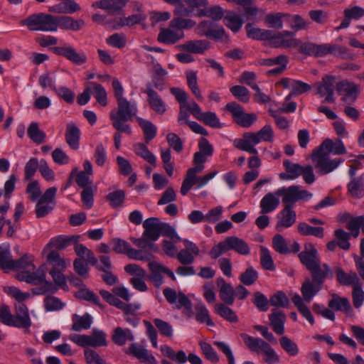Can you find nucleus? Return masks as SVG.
<instances>
[{"instance_id":"f257e3e1","label":"nucleus","mask_w":364,"mask_h":364,"mask_svg":"<svg viewBox=\"0 0 364 364\" xmlns=\"http://www.w3.org/2000/svg\"><path fill=\"white\" fill-rule=\"evenodd\" d=\"M117 109L110 112L109 117L113 127L119 132L130 135L131 127L126 122L132 121L136 116L138 107L136 102H131L127 98L117 101Z\"/></svg>"},{"instance_id":"f03ea898","label":"nucleus","mask_w":364,"mask_h":364,"mask_svg":"<svg viewBox=\"0 0 364 364\" xmlns=\"http://www.w3.org/2000/svg\"><path fill=\"white\" fill-rule=\"evenodd\" d=\"M196 24V21L191 18L174 17L169 22L168 28H161L157 41L166 45L175 44L184 38V29H191Z\"/></svg>"},{"instance_id":"7ed1b4c3","label":"nucleus","mask_w":364,"mask_h":364,"mask_svg":"<svg viewBox=\"0 0 364 364\" xmlns=\"http://www.w3.org/2000/svg\"><path fill=\"white\" fill-rule=\"evenodd\" d=\"M298 257L311 274H331V268L327 264L321 263L318 250L311 242L304 244V250L298 254Z\"/></svg>"},{"instance_id":"20e7f679","label":"nucleus","mask_w":364,"mask_h":364,"mask_svg":"<svg viewBox=\"0 0 364 364\" xmlns=\"http://www.w3.org/2000/svg\"><path fill=\"white\" fill-rule=\"evenodd\" d=\"M240 336L250 351L257 355H262L263 360L267 364L279 363V355L271 345L259 337H253L247 333H241Z\"/></svg>"},{"instance_id":"39448f33","label":"nucleus","mask_w":364,"mask_h":364,"mask_svg":"<svg viewBox=\"0 0 364 364\" xmlns=\"http://www.w3.org/2000/svg\"><path fill=\"white\" fill-rule=\"evenodd\" d=\"M230 250H234L242 255H248L250 253V248L244 240L236 236H230L214 245L210 250L209 255L215 259Z\"/></svg>"},{"instance_id":"423d86ee","label":"nucleus","mask_w":364,"mask_h":364,"mask_svg":"<svg viewBox=\"0 0 364 364\" xmlns=\"http://www.w3.org/2000/svg\"><path fill=\"white\" fill-rule=\"evenodd\" d=\"M54 16L46 13H36L29 15L20 21L22 26H26L31 31L55 32Z\"/></svg>"},{"instance_id":"0eeeda50","label":"nucleus","mask_w":364,"mask_h":364,"mask_svg":"<svg viewBox=\"0 0 364 364\" xmlns=\"http://www.w3.org/2000/svg\"><path fill=\"white\" fill-rule=\"evenodd\" d=\"M311 160L316 171L320 175H326L336 169L344 161L343 159L336 158L330 159V154L320 151L319 148L314 149L311 154Z\"/></svg>"},{"instance_id":"6e6552de","label":"nucleus","mask_w":364,"mask_h":364,"mask_svg":"<svg viewBox=\"0 0 364 364\" xmlns=\"http://www.w3.org/2000/svg\"><path fill=\"white\" fill-rule=\"evenodd\" d=\"M69 339L80 347L95 348L107 346L106 333L97 328H93L91 335L71 334Z\"/></svg>"},{"instance_id":"1a4fd4ad","label":"nucleus","mask_w":364,"mask_h":364,"mask_svg":"<svg viewBox=\"0 0 364 364\" xmlns=\"http://www.w3.org/2000/svg\"><path fill=\"white\" fill-rule=\"evenodd\" d=\"M329 274H311V279L307 278L305 279L301 287V293L302 299L306 303L312 301L314 297L323 288L326 279Z\"/></svg>"},{"instance_id":"9d476101","label":"nucleus","mask_w":364,"mask_h":364,"mask_svg":"<svg viewBox=\"0 0 364 364\" xmlns=\"http://www.w3.org/2000/svg\"><path fill=\"white\" fill-rule=\"evenodd\" d=\"M279 197H282L284 205H292L299 200H309L313 194L306 190L300 188L299 186L292 185L289 187H282L277 190Z\"/></svg>"},{"instance_id":"9b49d317","label":"nucleus","mask_w":364,"mask_h":364,"mask_svg":"<svg viewBox=\"0 0 364 364\" xmlns=\"http://www.w3.org/2000/svg\"><path fill=\"white\" fill-rule=\"evenodd\" d=\"M291 48H297L299 53L306 56L321 58L326 55L327 48L329 46H327V43L316 44L311 41H302L294 38Z\"/></svg>"},{"instance_id":"f8f14e48","label":"nucleus","mask_w":364,"mask_h":364,"mask_svg":"<svg viewBox=\"0 0 364 364\" xmlns=\"http://www.w3.org/2000/svg\"><path fill=\"white\" fill-rule=\"evenodd\" d=\"M166 301L171 305H175L177 309L184 308V311L190 317L192 315V303L187 296L181 291L178 293L173 289L166 287L163 290Z\"/></svg>"},{"instance_id":"ddd939ff","label":"nucleus","mask_w":364,"mask_h":364,"mask_svg":"<svg viewBox=\"0 0 364 364\" xmlns=\"http://www.w3.org/2000/svg\"><path fill=\"white\" fill-rule=\"evenodd\" d=\"M225 107L232 114L234 121L242 127H250L257 120L255 114L245 113L243 107L237 102H229Z\"/></svg>"},{"instance_id":"4468645a","label":"nucleus","mask_w":364,"mask_h":364,"mask_svg":"<svg viewBox=\"0 0 364 364\" xmlns=\"http://www.w3.org/2000/svg\"><path fill=\"white\" fill-rule=\"evenodd\" d=\"M336 89L338 94L342 95L341 101L346 105L355 102L360 92V86L347 80L336 83Z\"/></svg>"},{"instance_id":"2eb2a0df","label":"nucleus","mask_w":364,"mask_h":364,"mask_svg":"<svg viewBox=\"0 0 364 364\" xmlns=\"http://www.w3.org/2000/svg\"><path fill=\"white\" fill-rule=\"evenodd\" d=\"M51 50L55 55L63 56L77 65H81L87 60V55L84 52H77L73 46L68 43L53 47L51 48Z\"/></svg>"},{"instance_id":"dca6fc26","label":"nucleus","mask_w":364,"mask_h":364,"mask_svg":"<svg viewBox=\"0 0 364 364\" xmlns=\"http://www.w3.org/2000/svg\"><path fill=\"white\" fill-rule=\"evenodd\" d=\"M335 77L332 75H324L318 83L317 94L323 98V103H334L335 98Z\"/></svg>"},{"instance_id":"f3484780","label":"nucleus","mask_w":364,"mask_h":364,"mask_svg":"<svg viewBox=\"0 0 364 364\" xmlns=\"http://www.w3.org/2000/svg\"><path fill=\"white\" fill-rule=\"evenodd\" d=\"M127 2V0H98L93 2L92 6L101 9L111 15H122Z\"/></svg>"},{"instance_id":"a211bd4d","label":"nucleus","mask_w":364,"mask_h":364,"mask_svg":"<svg viewBox=\"0 0 364 364\" xmlns=\"http://www.w3.org/2000/svg\"><path fill=\"white\" fill-rule=\"evenodd\" d=\"M294 36V32L289 31L279 32L271 31L270 38H267V41H269L270 46L273 48H289L292 47Z\"/></svg>"},{"instance_id":"6ab92c4d","label":"nucleus","mask_w":364,"mask_h":364,"mask_svg":"<svg viewBox=\"0 0 364 364\" xmlns=\"http://www.w3.org/2000/svg\"><path fill=\"white\" fill-rule=\"evenodd\" d=\"M192 115L198 120L212 128L220 129L222 127L220 119L213 112H203L198 104H193L192 107Z\"/></svg>"},{"instance_id":"aec40b11","label":"nucleus","mask_w":364,"mask_h":364,"mask_svg":"<svg viewBox=\"0 0 364 364\" xmlns=\"http://www.w3.org/2000/svg\"><path fill=\"white\" fill-rule=\"evenodd\" d=\"M144 93L147 95V101L151 109L159 114H163L166 112V103L158 92L154 90L153 85L150 82L146 85Z\"/></svg>"},{"instance_id":"412c9836","label":"nucleus","mask_w":364,"mask_h":364,"mask_svg":"<svg viewBox=\"0 0 364 364\" xmlns=\"http://www.w3.org/2000/svg\"><path fill=\"white\" fill-rule=\"evenodd\" d=\"M277 218L276 229L282 231V229L289 228L296 223V213L292 205H284V208L278 213Z\"/></svg>"},{"instance_id":"4be33fe9","label":"nucleus","mask_w":364,"mask_h":364,"mask_svg":"<svg viewBox=\"0 0 364 364\" xmlns=\"http://www.w3.org/2000/svg\"><path fill=\"white\" fill-rule=\"evenodd\" d=\"M31 325L32 321L26 305L23 303L16 305L15 316H14L13 319V327L28 330Z\"/></svg>"},{"instance_id":"5701e85b","label":"nucleus","mask_w":364,"mask_h":364,"mask_svg":"<svg viewBox=\"0 0 364 364\" xmlns=\"http://www.w3.org/2000/svg\"><path fill=\"white\" fill-rule=\"evenodd\" d=\"M259 144V140L255 133L247 132L243 134L242 138L235 139L233 144L239 150L247 151L250 154L257 155V150L255 146Z\"/></svg>"},{"instance_id":"b1692460","label":"nucleus","mask_w":364,"mask_h":364,"mask_svg":"<svg viewBox=\"0 0 364 364\" xmlns=\"http://www.w3.org/2000/svg\"><path fill=\"white\" fill-rule=\"evenodd\" d=\"M126 353L146 364H158L155 357L138 343H132L126 350Z\"/></svg>"},{"instance_id":"393cba45","label":"nucleus","mask_w":364,"mask_h":364,"mask_svg":"<svg viewBox=\"0 0 364 364\" xmlns=\"http://www.w3.org/2000/svg\"><path fill=\"white\" fill-rule=\"evenodd\" d=\"M54 18L55 23V32L58 31V28L63 30L78 31L81 30L85 25V21L82 19L75 20L73 17L69 16H54Z\"/></svg>"},{"instance_id":"a878e982","label":"nucleus","mask_w":364,"mask_h":364,"mask_svg":"<svg viewBox=\"0 0 364 364\" xmlns=\"http://www.w3.org/2000/svg\"><path fill=\"white\" fill-rule=\"evenodd\" d=\"M194 167L188 169L185 178L181 188V193L183 196L187 195L191 188L196 183L197 173H200L205 168L204 164H193Z\"/></svg>"},{"instance_id":"bb28decb","label":"nucleus","mask_w":364,"mask_h":364,"mask_svg":"<svg viewBox=\"0 0 364 364\" xmlns=\"http://www.w3.org/2000/svg\"><path fill=\"white\" fill-rule=\"evenodd\" d=\"M46 275V267L43 264L35 272L22 271L18 274L17 277L20 281H23L33 285H38L44 282Z\"/></svg>"},{"instance_id":"cd10ccee","label":"nucleus","mask_w":364,"mask_h":364,"mask_svg":"<svg viewBox=\"0 0 364 364\" xmlns=\"http://www.w3.org/2000/svg\"><path fill=\"white\" fill-rule=\"evenodd\" d=\"M197 33L200 36L220 39L225 35V29L223 27L215 28L212 21L205 20L199 23Z\"/></svg>"},{"instance_id":"c85d7f7f","label":"nucleus","mask_w":364,"mask_h":364,"mask_svg":"<svg viewBox=\"0 0 364 364\" xmlns=\"http://www.w3.org/2000/svg\"><path fill=\"white\" fill-rule=\"evenodd\" d=\"M160 223L158 218L151 217L146 219L143 223V236L149 238L152 242L158 240L161 236Z\"/></svg>"},{"instance_id":"c756f323","label":"nucleus","mask_w":364,"mask_h":364,"mask_svg":"<svg viewBox=\"0 0 364 364\" xmlns=\"http://www.w3.org/2000/svg\"><path fill=\"white\" fill-rule=\"evenodd\" d=\"M177 49L195 54H203L210 48V42L207 40H191L178 45Z\"/></svg>"},{"instance_id":"7c9ffc66","label":"nucleus","mask_w":364,"mask_h":364,"mask_svg":"<svg viewBox=\"0 0 364 364\" xmlns=\"http://www.w3.org/2000/svg\"><path fill=\"white\" fill-rule=\"evenodd\" d=\"M279 195L277 193V191L268 193L260 200V213L262 214L272 213L279 207Z\"/></svg>"},{"instance_id":"2f4dec72","label":"nucleus","mask_w":364,"mask_h":364,"mask_svg":"<svg viewBox=\"0 0 364 364\" xmlns=\"http://www.w3.org/2000/svg\"><path fill=\"white\" fill-rule=\"evenodd\" d=\"M318 148L320 149V151L323 150L333 155L345 154L347 152L343 142L340 139H336L335 141L331 139H326Z\"/></svg>"},{"instance_id":"473e14b6","label":"nucleus","mask_w":364,"mask_h":364,"mask_svg":"<svg viewBox=\"0 0 364 364\" xmlns=\"http://www.w3.org/2000/svg\"><path fill=\"white\" fill-rule=\"evenodd\" d=\"M268 317L273 331L278 335H282L284 332L285 314L280 310L274 309Z\"/></svg>"},{"instance_id":"72a5a7b5","label":"nucleus","mask_w":364,"mask_h":364,"mask_svg":"<svg viewBox=\"0 0 364 364\" xmlns=\"http://www.w3.org/2000/svg\"><path fill=\"white\" fill-rule=\"evenodd\" d=\"M217 284L220 288L219 296L226 305H232L234 303V288L227 283L223 277L217 279Z\"/></svg>"},{"instance_id":"f704fd0d","label":"nucleus","mask_w":364,"mask_h":364,"mask_svg":"<svg viewBox=\"0 0 364 364\" xmlns=\"http://www.w3.org/2000/svg\"><path fill=\"white\" fill-rule=\"evenodd\" d=\"M328 306L336 311H341L345 314L352 311V307L348 299L341 297L335 293L331 294V299L329 300Z\"/></svg>"},{"instance_id":"c9c22d12","label":"nucleus","mask_w":364,"mask_h":364,"mask_svg":"<svg viewBox=\"0 0 364 364\" xmlns=\"http://www.w3.org/2000/svg\"><path fill=\"white\" fill-rule=\"evenodd\" d=\"M148 266L150 269L149 279L154 284L155 287L160 288L164 284L162 274H164V266L156 262H150Z\"/></svg>"},{"instance_id":"e433bc0d","label":"nucleus","mask_w":364,"mask_h":364,"mask_svg":"<svg viewBox=\"0 0 364 364\" xmlns=\"http://www.w3.org/2000/svg\"><path fill=\"white\" fill-rule=\"evenodd\" d=\"M291 299L292 303L297 309L298 311L302 315V316L305 318L311 325L314 324V318L310 309L306 305L305 303L306 302L304 301L301 296L298 293H294L291 294Z\"/></svg>"},{"instance_id":"4c0bfd02","label":"nucleus","mask_w":364,"mask_h":364,"mask_svg":"<svg viewBox=\"0 0 364 364\" xmlns=\"http://www.w3.org/2000/svg\"><path fill=\"white\" fill-rule=\"evenodd\" d=\"M72 327L71 330L74 331H81L82 330H87L91 327L93 322L92 316L85 313L82 316H79L77 314L72 315Z\"/></svg>"},{"instance_id":"58836bf2","label":"nucleus","mask_w":364,"mask_h":364,"mask_svg":"<svg viewBox=\"0 0 364 364\" xmlns=\"http://www.w3.org/2000/svg\"><path fill=\"white\" fill-rule=\"evenodd\" d=\"M80 130L74 124H68L65 131V140L69 146L77 150L80 147Z\"/></svg>"},{"instance_id":"ea45409f","label":"nucleus","mask_w":364,"mask_h":364,"mask_svg":"<svg viewBox=\"0 0 364 364\" xmlns=\"http://www.w3.org/2000/svg\"><path fill=\"white\" fill-rule=\"evenodd\" d=\"M336 276L338 282L343 286H351L353 288L360 283L357 274L354 272L347 274L341 268H337Z\"/></svg>"},{"instance_id":"a19ab883","label":"nucleus","mask_w":364,"mask_h":364,"mask_svg":"<svg viewBox=\"0 0 364 364\" xmlns=\"http://www.w3.org/2000/svg\"><path fill=\"white\" fill-rule=\"evenodd\" d=\"M134 339V336L130 329H123L121 327L116 328L112 336V341L119 346H124L127 341H132Z\"/></svg>"},{"instance_id":"79ce46f5","label":"nucleus","mask_w":364,"mask_h":364,"mask_svg":"<svg viewBox=\"0 0 364 364\" xmlns=\"http://www.w3.org/2000/svg\"><path fill=\"white\" fill-rule=\"evenodd\" d=\"M81 10L80 6L74 1L61 2L50 7L49 11L58 14H73Z\"/></svg>"},{"instance_id":"37998d69","label":"nucleus","mask_w":364,"mask_h":364,"mask_svg":"<svg viewBox=\"0 0 364 364\" xmlns=\"http://www.w3.org/2000/svg\"><path fill=\"white\" fill-rule=\"evenodd\" d=\"M283 166L285 168L287 173H282L280 178L282 179H295L301 175L302 170L304 166L298 164H293L289 160H285L283 162Z\"/></svg>"},{"instance_id":"c03bdc74","label":"nucleus","mask_w":364,"mask_h":364,"mask_svg":"<svg viewBox=\"0 0 364 364\" xmlns=\"http://www.w3.org/2000/svg\"><path fill=\"white\" fill-rule=\"evenodd\" d=\"M327 46H329V48H327L326 55L333 54L345 60H353L355 58V55L345 46L333 43H327Z\"/></svg>"},{"instance_id":"a18cd8bd","label":"nucleus","mask_w":364,"mask_h":364,"mask_svg":"<svg viewBox=\"0 0 364 364\" xmlns=\"http://www.w3.org/2000/svg\"><path fill=\"white\" fill-rule=\"evenodd\" d=\"M139 127L141 128L144 135V140L149 144L156 136L157 127L150 121L141 117L136 118Z\"/></svg>"},{"instance_id":"49530a36","label":"nucleus","mask_w":364,"mask_h":364,"mask_svg":"<svg viewBox=\"0 0 364 364\" xmlns=\"http://www.w3.org/2000/svg\"><path fill=\"white\" fill-rule=\"evenodd\" d=\"M298 232L303 236H315L318 238H323L324 236V229L322 227H313L305 222H301L297 225Z\"/></svg>"},{"instance_id":"de8ad7c7","label":"nucleus","mask_w":364,"mask_h":364,"mask_svg":"<svg viewBox=\"0 0 364 364\" xmlns=\"http://www.w3.org/2000/svg\"><path fill=\"white\" fill-rule=\"evenodd\" d=\"M134 153L144 159L154 167L156 166V157L148 149L147 146L143 143H137L134 145Z\"/></svg>"},{"instance_id":"09e8293b","label":"nucleus","mask_w":364,"mask_h":364,"mask_svg":"<svg viewBox=\"0 0 364 364\" xmlns=\"http://www.w3.org/2000/svg\"><path fill=\"white\" fill-rule=\"evenodd\" d=\"M245 29L247 37L253 40L267 41V38H270L271 30L256 28L250 23L246 24Z\"/></svg>"},{"instance_id":"8fccbe9b","label":"nucleus","mask_w":364,"mask_h":364,"mask_svg":"<svg viewBox=\"0 0 364 364\" xmlns=\"http://www.w3.org/2000/svg\"><path fill=\"white\" fill-rule=\"evenodd\" d=\"M75 241L74 236L68 237L61 235L51 238L46 248L53 247L57 250H61L70 245Z\"/></svg>"},{"instance_id":"3c124183","label":"nucleus","mask_w":364,"mask_h":364,"mask_svg":"<svg viewBox=\"0 0 364 364\" xmlns=\"http://www.w3.org/2000/svg\"><path fill=\"white\" fill-rule=\"evenodd\" d=\"M243 23L242 17L235 13L229 12L224 16L225 25L234 33L241 29Z\"/></svg>"},{"instance_id":"603ef678","label":"nucleus","mask_w":364,"mask_h":364,"mask_svg":"<svg viewBox=\"0 0 364 364\" xmlns=\"http://www.w3.org/2000/svg\"><path fill=\"white\" fill-rule=\"evenodd\" d=\"M90 86L91 88V93L94 95L97 102L102 107L107 106V94L105 87L102 85L95 82H90Z\"/></svg>"},{"instance_id":"864d4df0","label":"nucleus","mask_w":364,"mask_h":364,"mask_svg":"<svg viewBox=\"0 0 364 364\" xmlns=\"http://www.w3.org/2000/svg\"><path fill=\"white\" fill-rule=\"evenodd\" d=\"M187 85L193 94L198 100H203V97L198 85L197 73L194 70H188L186 72Z\"/></svg>"},{"instance_id":"5fc2aeb1","label":"nucleus","mask_w":364,"mask_h":364,"mask_svg":"<svg viewBox=\"0 0 364 364\" xmlns=\"http://www.w3.org/2000/svg\"><path fill=\"white\" fill-rule=\"evenodd\" d=\"M28 137L36 144H41L46 140V133L39 129L37 122H31L27 129Z\"/></svg>"},{"instance_id":"6e6d98bb","label":"nucleus","mask_w":364,"mask_h":364,"mask_svg":"<svg viewBox=\"0 0 364 364\" xmlns=\"http://www.w3.org/2000/svg\"><path fill=\"white\" fill-rule=\"evenodd\" d=\"M281 348L291 357L296 356L299 353L298 345L287 336H282L279 340Z\"/></svg>"},{"instance_id":"4d7b16f0","label":"nucleus","mask_w":364,"mask_h":364,"mask_svg":"<svg viewBox=\"0 0 364 364\" xmlns=\"http://www.w3.org/2000/svg\"><path fill=\"white\" fill-rule=\"evenodd\" d=\"M333 235L335 240L338 243V246L346 251H348L350 248V234L348 232L345 231L342 228H338L334 230Z\"/></svg>"},{"instance_id":"13d9d810","label":"nucleus","mask_w":364,"mask_h":364,"mask_svg":"<svg viewBox=\"0 0 364 364\" xmlns=\"http://www.w3.org/2000/svg\"><path fill=\"white\" fill-rule=\"evenodd\" d=\"M215 311L229 322L237 323L238 321V317L236 314L225 304H216L215 305Z\"/></svg>"},{"instance_id":"bf43d9fd","label":"nucleus","mask_w":364,"mask_h":364,"mask_svg":"<svg viewBox=\"0 0 364 364\" xmlns=\"http://www.w3.org/2000/svg\"><path fill=\"white\" fill-rule=\"evenodd\" d=\"M347 188L348 193L354 198H360L364 196V184L360 178L350 179Z\"/></svg>"},{"instance_id":"052dcab7","label":"nucleus","mask_w":364,"mask_h":364,"mask_svg":"<svg viewBox=\"0 0 364 364\" xmlns=\"http://www.w3.org/2000/svg\"><path fill=\"white\" fill-rule=\"evenodd\" d=\"M196 319L200 323H206L207 326H213L214 322L211 320L209 311L203 304H198L196 308Z\"/></svg>"},{"instance_id":"680f3d73","label":"nucleus","mask_w":364,"mask_h":364,"mask_svg":"<svg viewBox=\"0 0 364 364\" xmlns=\"http://www.w3.org/2000/svg\"><path fill=\"white\" fill-rule=\"evenodd\" d=\"M107 200L112 208L116 209L121 207L125 200V192L123 190H117L110 192L106 196Z\"/></svg>"},{"instance_id":"e2e57ef3","label":"nucleus","mask_w":364,"mask_h":364,"mask_svg":"<svg viewBox=\"0 0 364 364\" xmlns=\"http://www.w3.org/2000/svg\"><path fill=\"white\" fill-rule=\"evenodd\" d=\"M47 262L52 264L53 269L51 270H65L66 268L65 260L60 257L56 250H52L48 253Z\"/></svg>"},{"instance_id":"0e129e2a","label":"nucleus","mask_w":364,"mask_h":364,"mask_svg":"<svg viewBox=\"0 0 364 364\" xmlns=\"http://www.w3.org/2000/svg\"><path fill=\"white\" fill-rule=\"evenodd\" d=\"M200 17H208L213 20L219 21L224 17V10L218 5L206 6L204 11L201 10Z\"/></svg>"},{"instance_id":"69168bd1","label":"nucleus","mask_w":364,"mask_h":364,"mask_svg":"<svg viewBox=\"0 0 364 364\" xmlns=\"http://www.w3.org/2000/svg\"><path fill=\"white\" fill-rule=\"evenodd\" d=\"M43 304L46 311H60L65 305L59 298L54 296H46L43 300Z\"/></svg>"},{"instance_id":"338daca9","label":"nucleus","mask_w":364,"mask_h":364,"mask_svg":"<svg viewBox=\"0 0 364 364\" xmlns=\"http://www.w3.org/2000/svg\"><path fill=\"white\" fill-rule=\"evenodd\" d=\"M272 247L282 255L290 254L285 238L280 234H276L272 238Z\"/></svg>"},{"instance_id":"774afa93","label":"nucleus","mask_w":364,"mask_h":364,"mask_svg":"<svg viewBox=\"0 0 364 364\" xmlns=\"http://www.w3.org/2000/svg\"><path fill=\"white\" fill-rule=\"evenodd\" d=\"M230 92L236 99L243 103H247L250 101V92L244 86L234 85L230 88Z\"/></svg>"}]
</instances>
